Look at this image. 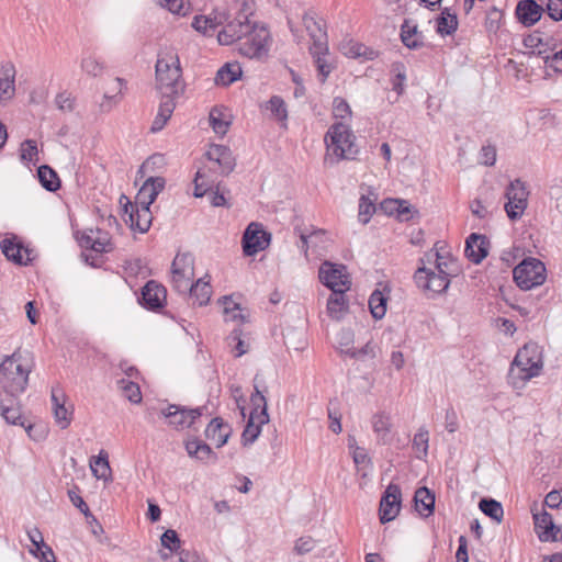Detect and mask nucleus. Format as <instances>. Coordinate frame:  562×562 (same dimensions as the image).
<instances>
[{"mask_svg": "<svg viewBox=\"0 0 562 562\" xmlns=\"http://www.w3.org/2000/svg\"><path fill=\"white\" fill-rule=\"evenodd\" d=\"M436 256V272L445 274L447 277H453L457 273V263L449 256H441L439 252Z\"/></svg>", "mask_w": 562, "mask_h": 562, "instance_id": "41", "label": "nucleus"}, {"mask_svg": "<svg viewBox=\"0 0 562 562\" xmlns=\"http://www.w3.org/2000/svg\"><path fill=\"white\" fill-rule=\"evenodd\" d=\"M271 240L270 233L263 229L259 223L251 222L243 235V251L246 256H255L261 250H265Z\"/></svg>", "mask_w": 562, "mask_h": 562, "instance_id": "8", "label": "nucleus"}, {"mask_svg": "<svg viewBox=\"0 0 562 562\" xmlns=\"http://www.w3.org/2000/svg\"><path fill=\"white\" fill-rule=\"evenodd\" d=\"M90 469L98 480H111V468L109 463V454L105 450H101L99 456L92 457L90 460Z\"/></svg>", "mask_w": 562, "mask_h": 562, "instance_id": "26", "label": "nucleus"}, {"mask_svg": "<svg viewBox=\"0 0 562 562\" xmlns=\"http://www.w3.org/2000/svg\"><path fill=\"white\" fill-rule=\"evenodd\" d=\"M19 394L2 387L0 389V414H4V409H10L18 405L16 397Z\"/></svg>", "mask_w": 562, "mask_h": 562, "instance_id": "56", "label": "nucleus"}, {"mask_svg": "<svg viewBox=\"0 0 562 562\" xmlns=\"http://www.w3.org/2000/svg\"><path fill=\"white\" fill-rule=\"evenodd\" d=\"M341 53L350 58H357L364 54L366 46L352 40L340 44Z\"/></svg>", "mask_w": 562, "mask_h": 562, "instance_id": "51", "label": "nucleus"}, {"mask_svg": "<svg viewBox=\"0 0 562 562\" xmlns=\"http://www.w3.org/2000/svg\"><path fill=\"white\" fill-rule=\"evenodd\" d=\"M543 9L535 0H521L516 7V16L525 26L536 24L542 15Z\"/></svg>", "mask_w": 562, "mask_h": 562, "instance_id": "20", "label": "nucleus"}, {"mask_svg": "<svg viewBox=\"0 0 562 562\" xmlns=\"http://www.w3.org/2000/svg\"><path fill=\"white\" fill-rule=\"evenodd\" d=\"M317 546V540L311 536H302L295 540L293 552L297 555L311 553Z\"/></svg>", "mask_w": 562, "mask_h": 562, "instance_id": "47", "label": "nucleus"}, {"mask_svg": "<svg viewBox=\"0 0 562 562\" xmlns=\"http://www.w3.org/2000/svg\"><path fill=\"white\" fill-rule=\"evenodd\" d=\"M263 424L259 423V419H252V415L249 416L248 423L241 434V440L244 446L251 445L256 441L261 432Z\"/></svg>", "mask_w": 562, "mask_h": 562, "instance_id": "40", "label": "nucleus"}, {"mask_svg": "<svg viewBox=\"0 0 562 562\" xmlns=\"http://www.w3.org/2000/svg\"><path fill=\"white\" fill-rule=\"evenodd\" d=\"M216 26L217 24L213 19L204 15L195 16L192 22V27L203 35H211Z\"/></svg>", "mask_w": 562, "mask_h": 562, "instance_id": "49", "label": "nucleus"}, {"mask_svg": "<svg viewBox=\"0 0 562 562\" xmlns=\"http://www.w3.org/2000/svg\"><path fill=\"white\" fill-rule=\"evenodd\" d=\"M241 67L238 63H226L222 66L215 77V83L218 86H229L241 76Z\"/></svg>", "mask_w": 562, "mask_h": 562, "instance_id": "27", "label": "nucleus"}, {"mask_svg": "<svg viewBox=\"0 0 562 562\" xmlns=\"http://www.w3.org/2000/svg\"><path fill=\"white\" fill-rule=\"evenodd\" d=\"M194 277V271L191 273H187V271H172L171 272V282L173 289L180 294H187L192 286V279Z\"/></svg>", "mask_w": 562, "mask_h": 562, "instance_id": "38", "label": "nucleus"}, {"mask_svg": "<svg viewBox=\"0 0 562 562\" xmlns=\"http://www.w3.org/2000/svg\"><path fill=\"white\" fill-rule=\"evenodd\" d=\"M375 212V200L367 195H361L359 200L358 218L362 224H368Z\"/></svg>", "mask_w": 562, "mask_h": 562, "instance_id": "42", "label": "nucleus"}, {"mask_svg": "<svg viewBox=\"0 0 562 562\" xmlns=\"http://www.w3.org/2000/svg\"><path fill=\"white\" fill-rule=\"evenodd\" d=\"M414 279L420 289L432 294H440L445 292L450 284L449 277L425 267L417 269L414 274Z\"/></svg>", "mask_w": 562, "mask_h": 562, "instance_id": "11", "label": "nucleus"}, {"mask_svg": "<svg viewBox=\"0 0 562 562\" xmlns=\"http://www.w3.org/2000/svg\"><path fill=\"white\" fill-rule=\"evenodd\" d=\"M165 183L166 181L162 177H149L146 179L136 195V207L146 206V209H149L159 192L165 188Z\"/></svg>", "mask_w": 562, "mask_h": 562, "instance_id": "15", "label": "nucleus"}, {"mask_svg": "<svg viewBox=\"0 0 562 562\" xmlns=\"http://www.w3.org/2000/svg\"><path fill=\"white\" fill-rule=\"evenodd\" d=\"M481 162L485 166H494L496 161V148L492 145L483 146L480 153Z\"/></svg>", "mask_w": 562, "mask_h": 562, "instance_id": "62", "label": "nucleus"}, {"mask_svg": "<svg viewBox=\"0 0 562 562\" xmlns=\"http://www.w3.org/2000/svg\"><path fill=\"white\" fill-rule=\"evenodd\" d=\"M166 289L154 280L148 281L142 291V303L149 310H158L166 301Z\"/></svg>", "mask_w": 562, "mask_h": 562, "instance_id": "18", "label": "nucleus"}, {"mask_svg": "<svg viewBox=\"0 0 562 562\" xmlns=\"http://www.w3.org/2000/svg\"><path fill=\"white\" fill-rule=\"evenodd\" d=\"M15 67L11 61L0 67V102L11 100L15 93Z\"/></svg>", "mask_w": 562, "mask_h": 562, "instance_id": "21", "label": "nucleus"}, {"mask_svg": "<svg viewBox=\"0 0 562 562\" xmlns=\"http://www.w3.org/2000/svg\"><path fill=\"white\" fill-rule=\"evenodd\" d=\"M302 21L312 41L310 50L318 54L328 53V40L325 25H323L321 21H317L315 14H312L311 12H305Z\"/></svg>", "mask_w": 562, "mask_h": 562, "instance_id": "12", "label": "nucleus"}, {"mask_svg": "<svg viewBox=\"0 0 562 562\" xmlns=\"http://www.w3.org/2000/svg\"><path fill=\"white\" fill-rule=\"evenodd\" d=\"M206 158L216 164L222 175L231 173L235 168V159L228 147L212 145L205 154Z\"/></svg>", "mask_w": 562, "mask_h": 562, "instance_id": "17", "label": "nucleus"}, {"mask_svg": "<svg viewBox=\"0 0 562 562\" xmlns=\"http://www.w3.org/2000/svg\"><path fill=\"white\" fill-rule=\"evenodd\" d=\"M524 45L530 48V55L541 57L544 59V63H548L550 47L548 43L543 42L539 32L527 35L524 38Z\"/></svg>", "mask_w": 562, "mask_h": 562, "instance_id": "29", "label": "nucleus"}, {"mask_svg": "<svg viewBox=\"0 0 562 562\" xmlns=\"http://www.w3.org/2000/svg\"><path fill=\"white\" fill-rule=\"evenodd\" d=\"M229 435L231 427L220 417L213 418L205 429L206 438L214 441L217 448L227 442Z\"/></svg>", "mask_w": 562, "mask_h": 562, "instance_id": "23", "label": "nucleus"}, {"mask_svg": "<svg viewBox=\"0 0 562 562\" xmlns=\"http://www.w3.org/2000/svg\"><path fill=\"white\" fill-rule=\"evenodd\" d=\"M236 26H239V24L228 23L221 32H218L217 40L221 45H229L239 41V35L235 30Z\"/></svg>", "mask_w": 562, "mask_h": 562, "instance_id": "50", "label": "nucleus"}, {"mask_svg": "<svg viewBox=\"0 0 562 562\" xmlns=\"http://www.w3.org/2000/svg\"><path fill=\"white\" fill-rule=\"evenodd\" d=\"M270 34L265 26L254 27L239 43L238 50L248 58L260 59L268 55Z\"/></svg>", "mask_w": 562, "mask_h": 562, "instance_id": "7", "label": "nucleus"}, {"mask_svg": "<svg viewBox=\"0 0 562 562\" xmlns=\"http://www.w3.org/2000/svg\"><path fill=\"white\" fill-rule=\"evenodd\" d=\"M38 150L35 140L26 139L21 145V159L32 161L37 157Z\"/></svg>", "mask_w": 562, "mask_h": 562, "instance_id": "57", "label": "nucleus"}, {"mask_svg": "<svg viewBox=\"0 0 562 562\" xmlns=\"http://www.w3.org/2000/svg\"><path fill=\"white\" fill-rule=\"evenodd\" d=\"M151 220L149 209H146V206L136 207L135 212L131 211L130 213V227L133 231H138L144 234L149 229Z\"/></svg>", "mask_w": 562, "mask_h": 562, "instance_id": "28", "label": "nucleus"}, {"mask_svg": "<svg viewBox=\"0 0 562 562\" xmlns=\"http://www.w3.org/2000/svg\"><path fill=\"white\" fill-rule=\"evenodd\" d=\"M528 195L525 182L520 179L510 181L505 191V211L509 220L517 221L522 216L528 206Z\"/></svg>", "mask_w": 562, "mask_h": 562, "instance_id": "6", "label": "nucleus"}, {"mask_svg": "<svg viewBox=\"0 0 562 562\" xmlns=\"http://www.w3.org/2000/svg\"><path fill=\"white\" fill-rule=\"evenodd\" d=\"M416 510L419 514L427 512L425 516L430 515L435 507V495L427 487H419L414 495Z\"/></svg>", "mask_w": 562, "mask_h": 562, "instance_id": "30", "label": "nucleus"}, {"mask_svg": "<svg viewBox=\"0 0 562 562\" xmlns=\"http://www.w3.org/2000/svg\"><path fill=\"white\" fill-rule=\"evenodd\" d=\"M318 278L321 282L331 291L341 289L349 290L350 288V280L344 265H336L329 261L323 262L318 270Z\"/></svg>", "mask_w": 562, "mask_h": 562, "instance_id": "10", "label": "nucleus"}, {"mask_svg": "<svg viewBox=\"0 0 562 562\" xmlns=\"http://www.w3.org/2000/svg\"><path fill=\"white\" fill-rule=\"evenodd\" d=\"M52 401L55 422L60 429H66L71 423V413L59 402L54 391Z\"/></svg>", "mask_w": 562, "mask_h": 562, "instance_id": "35", "label": "nucleus"}, {"mask_svg": "<svg viewBox=\"0 0 562 562\" xmlns=\"http://www.w3.org/2000/svg\"><path fill=\"white\" fill-rule=\"evenodd\" d=\"M160 540L161 546L169 549L172 552H177L180 549L181 541L179 539L178 533L172 529L166 530L162 533Z\"/></svg>", "mask_w": 562, "mask_h": 562, "instance_id": "52", "label": "nucleus"}, {"mask_svg": "<svg viewBox=\"0 0 562 562\" xmlns=\"http://www.w3.org/2000/svg\"><path fill=\"white\" fill-rule=\"evenodd\" d=\"M56 106L64 112H71L75 108V99L68 92H60L55 99Z\"/></svg>", "mask_w": 562, "mask_h": 562, "instance_id": "58", "label": "nucleus"}, {"mask_svg": "<svg viewBox=\"0 0 562 562\" xmlns=\"http://www.w3.org/2000/svg\"><path fill=\"white\" fill-rule=\"evenodd\" d=\"M112 249L113 245L111 243L110 235L106 232L97 228L94 234V252H110Z\"/></svg>", "mask_w": 562, "mask_h": 562, "instance_id": "46", "label": "nucleus"}, {"mask_svg": "<svg viewBox=\"0 0 562 562\" xmlns=\"http://www.w3.org/2000/svg\"><path fill=\"white\" fill-rule=\"evenodd\" d=\"M402 493L396 484H390L380 502V520L382 524L392 521L397 517L401 510Z\"/></svg>", "mask_w": 562, "mask_h": 562, "instance_id": "13", "label": "nucleus"}, {"mask_svg": "<svg viewBox=\"0 0 562 562\" xmlns=\"http://www.w3.org/2000/svg\"><path fill=\"white\" fill-rule=\"evenodd\" d=\"M490 241L484 235L472 233L465 240L464 254L467 258L479 265L488 254Z\"/></svg>", "mask_w": 562, "mask_h": 562, "instance_id": "16", "label": "nucleus"}, {"mask_svg": "<svg viewBox=\"0 0 562 562\" xmlns=\"http://www.w3.org/2000/svg\"><path fill=\"white\" fill-rule=\"evenodd\" d=\"M347 290H334L327 300V314L331 319L340 321L347 314L349 304L345 294Z\"/></svg>", "mask_w": 562, "mask_h": 562, "instance_id": "22", "label": "nucleus"}, {"mask_svg": "<svg viewBox=\"0 0 562 562\" xmlns=\"http://www.w3.org/2000/svg\"><path fill=\"white\" fill-rule=\"evenodd\" d=\"M372 427L383 445L390 441L391 418L385 413H378L372 418Z\"/></svg>", "mask_w": 562, "mask_h": 562, "instance_id": "32", "label": "nucleus"}, {"mask_svg": "<svg viewBox=\"0 0 562 562\" xmlns=\"http://www.w3.org/2000/svg\"><path fill=\"white\" fill-rule=\"evenodd\" d=\"M513 274L517 286L527 291L544 283L547 269L541 260L529 257L514 268Z\"/></svg>", "mask_w": 562, "mask_h": 562, "instance_id": "5", "label": "nucleus"}, {"mask_svg": "<svg viewBox=\"0 0 562 562\" xmlns=\"http://www.w3.org/2000/svg\"><path fill=\"white\" fill-rule=\"evenodd\" d=\"M257 378L255 379V381ZM255 392L250 395L252 419H259L260 424H268L270 420L268 414L267 398L263 393L259 390L258 384L255 382Z\"/></svg>", "mask_w": 562, "mask_h": 562, "instance_id": "24", "label": "nucleus"}, {"mask_svg": "<svg viewBox=\"0 0 562 562\" xmlns=\"http://www.w3.org/2000/svg\"><path fill=\"white\" fill-rule=\"evenodd\" d=\"M458 27L456 14H451L447 9L437 18V32L440 35H451Z\"/></svg>", "mask_w": 562, "mask_h": 562, "instance_id": "36", "label": "nucleus"}, {"mask_svg": "<svg viewBox=\"0 0 562 562\" xmlns=\"http://www.w3.org/2000/svg\"><path fill=\"white\" fill-rule=\"evenodd\" d=\"M94 234L95 229L90 228L86 229L82 233L77 235V240L79 246L85 249H91L94 251Z\"/></svg>", "mask_w": 562, "mask_h": 562, "instance_id": "59", "label": "nucleus"}, {"mask_svg": "<svg viewBox=\"0 0 562 562\" xmlns=\"http://www.w3.org/2000/svg\"><path fill=\"white\" fill-rule=\"evenodd\" d=\"M165 183L166 181L162 177H149L146 179L136 195V207L146 206V209H149L159 192L165 188Z\"/></svg>", "mask_w": 562, "mask_h": 562, "instance_id": "14", "label": "nucleus"}, {"mask_svg": "<svg viewBox=\"0 0 562 562\" xmlns=\"http://www.w3.org/2000/svg\"><path fill=\"white\" fill-rule=\"evenodd\" d=\"M0 247L2 250V254L7 257V259L15 262V263H22V256H21V245L18 243H14L10 239H3L0 243Z\"/></svg>", "mask_w": 562, "mask_h": 562, "instance_id": "43", "label": "nucleus"}, {"mask_svg": "<svg viewBox=\"0 0 562 562\" xmlns=\"http://www.w3.org/2000/svg\"><path fill=\"white\" fill-rule=\"evenodd\" d=\"M31 369L23 361L20 351L13 352L0 363V385L13 393H23L27 386Z\"/></svg>", "mask_w": 562, "mask_h": 562, "instance_id": "4", "label": "nucleus"}, {"mask_svg": "<svg viewBox=\"0 0 562 562\" xmlns=\"http://www.w3.org/2000/svg\"><path fill=\"white\" fill-rule=\"evenodd\" d=\"M480 509L497 522L503 520L504 509L499 502L493 498H482L479 503Z\"/></svg>", "mask_w": 562, "mask_h": 562, "instance_id": "39", "label": "nucleus"}, {"mask_svg": "<svg viewBox=\"0 0 562 562\" xmlns=\"http://www.w3.org/2000/svg\"><path fill=\"white\" fill-rule=\"evenodd\" d=\"M401 40L411 49H416L424 45L423 34L418 31L417 24L411 20L404 21L401 27Z\"/></svg>", "mask_w": 562, "mask_h": 562, "instance_id": "25", "label": "nucleus"}, {"mask_svg": "<svg viewBox=\"0 0 562 562\" xmlns=\"http://www.w3.org/2000/svg\"><path fill=\"white\" fill-rule=\"evenodd\" d=\"M333 114L337 119H346V117L351 116L350 105L344 98H341V97L334 98Z\"/></svg>", "mask_w": 562, "mask_h": 562, "instance_id": "53", "label": "nucleus"}, {"mask_svg": "<svg viewBox=\"0 0 562 562\" xmlns=\"http://www.w3.org/2000/svg\"><path fill=\"white\" fill-rule=\"evenodd\" d=\"M123 395L132 403L142 401V393L137 383L122 379L119 381Z\"/></svg>", "mask_w": 562, "mask_h": 562, "instance_id": "44", "label": "nucleus"}, {"mask_svg": "<svg viewBox=\"0 0 562 562\" xmlns=\"http://www.w3.org/2000/svg\"><path fill=\"white\" fill-rule=\"evenodd\" d=\"M24 428L29 437L34 441H42L46 438L47 431L42 426L29 424L25 425Z\"/></svg>", "mask_w": 562, "mask_h": 562, "instance_id": "64", "label": "nucleus"}, {"mask_svg": "<svg viewBox=\"0 0 562 562\" xmlns=\"http://www.w3.org/2000/svg\"><path fill=\"white\" fill-rule=\"evenodd\" d=\"M205 407L187 408L181 405L170 404L161 409V415L167 419L168 425L183 429L191 427L195 419L203 415Z\"/></svg>", "mask_w": 562, "mask_h": 562, "instance_id": "9", "label": "nucleus"}, {"mask_svg": "<svg viewBox=\"0 0 562 562\" xmlns=\"http://www.w3.org/2000/svg\"><path fill=\"white\" fill-rule=\"evenodd\" d=\"M387 297L380 290H375L369 297V308L375 319H382L386 313Z\"/></svg>", "mask_w": 562, "mask_h": 562, "instance_id": "34", "label": "nucleus"}, {"mask_svg": "<svg viewBox=\"0 0 562 562\" xmlns=\"http://www.w3.org/2000/svg\"><path fill=\"white\" fill-rule=\"evenodd\" d=\"M355 140L356 136L347 124L341 122L333 124L325 135L328 158L335 157V162L353 159L358 154Z\"/></svg>", "mask_w": 562, "mask_h": 562, "instance_id": "3", "label": "nucleus"}, {"mask_svg": "<svg viewBox=\"0 0 562 562\" xmlns=\"http://www.w3.org/2000/svg\"><path fill=\"white\" fill-rule=\"evenodd\" d=\"M8 424H11V425H20L22 427L25 426L24 422H23V417L21 415V412L16 406L10 408V409H4V414H0Z\"/></svg>", "mask_w": 562, "mask_h": 562, "instance_id": "61", "label": "nucleus"}, {"mask_svg": "<svg viewBox=\"0 0 562 562\" xmlns=\"http://www.w3.org/2000/svg\"><path fill=\"white\" fill-rule=\"evenodd\" d=\"M532 516L540 541H555L559 529L554 525L551 514L543 509L540 513H532Z\"/></svg>", "mask_w": 562, "mask_h": 562, "instance_id": "19", "label": "nucleus"}, {"mask_svg": "<svg viewBox=\"0 0 562 562\" xmlns=\"http://www.w3.org/2000/svg\"><path fill=\"white\" fill-rule=\"evenodd\" d=\"M155 70L157 89L161 98L158 113L150 127L154 133L164 128L173 113L176 99L183 91L180 60L173 48L159 52Z\"/></svg>", "mask_w": 562, "mask_h": 562, "instance_id": "1", "label": "nucleus"}, {"mask_svg": "<svg viewBox=\"0 0 562 562\" xmlns=\"http://www.w3.org/2000/svg\"><path fill=\"white\" fill-rule=\"evenodd\" d=\"M37 177L47 191H56L60 188V180L57 172L47 165H43L37 169Z\"/></svg>", "mask_w": 562, "mask_h": 562, "instance_id": "33", "label": "nucleus"}, {"mask_svg": "<svg viewBox=\"0 0 562 562\" xmlns=\"http://www.w3.org/2000/svg\"><path fill=\"white\" fill-rule=\"evenodd\" d=\"M190 296L193 297L200 306L207 304L210 301L212 290L209 282L204 279H199L189 290Z\"/></svg>", "mask_w": 562, "mask_h": 562, "instance_id": "37", "label": "nucleus"}, {"mask_svg": "<svg viewBox=\"0 0 562 562\" xmlns=\"http://www.w3.org/2000/svg\"><path fill=\"white\" fill-rule=\"evenodd\" d=\"M194 259L190 254H178L171 265V272L178 270L182 272L187 271V273H191L194 271L193 268Z\"/></svg>", "mask_w": 562, "mask_h": 562, "instance_id": "48", "label": "nucleus"}, {"mask_svg": "<svg viewBox=\"0 0 562 562\" xmlns=\"http://www.w3.org/2000/svg\"><path fill=\"white\" fill-rule=\"evenodd\" d=\"M542 369L541 355L536 345H525L518 350L509 369L508 379L514 387H521L538 376Z\"/></svg>", "mask_w": 562, "mask_h": 562, "instance_id": "2", "label": "nucleus"}, {"mask_svg": "<svg viewBox=\"0 0 562 562\" xmlns=\"http://www.w3.org/2000/svg\"><path fill=\"white\" fill-rule=\"evenodd\" d=\"M81 68L85 72L93 77L100 76L104 69L103 65L91 56L82 59Z\"/></svg>", "mask_w": 562, "mask_h": 562, "instance_id": "55", "label": "nucleus"}, {"mask_svg": "<svg viewBox=\"0 0 562 562\" xmlns=\"http://www.w3.org/2000/svg\"><path fill=\"white\" fill-rule=\"evenodd\" d=\"M547 11L553 21H562V0H548Z\"/></svg>", "mask_w": 562, "mask_h": 562, "instance_id": "63", "label": "nucleus"}, {"mask_svg": "<svg viewBox=\"0 0 562 562\" xmlns=\"http://www.w3.org/2000/svg\"><path fill=\"white\" fill-rule=\"evenodd\" d=\"M382 206H384L386 210H390V212H393L395 210L400 217L408 220V217H404L405 214H408L411 212L409 205L406 201L390 199L385 200Z\"/></svg>", "mask_w": 562, "mask_h": 562, "instance_id": "54", "label": "nucleus"}, {"mask_svg": "<svg viewBox=\"0 0 562 562\" xmlns=\"http://www.w3.org/2000/svg\"><path fill=\"white\" fill-rule=\"evenodd\" d=\"M27 536L32 544L35 547V550H31V553L34 554L35 557H38V551L44 549L45 546H47L44 542L42 532L37 528H34L27 531Z\"/></svg>", "mask_w": 562, "mask_h": 562, "instance_id": "60", "label": "nucleus"}, {"mask_svg": "<svg viewBox=\"0 0 562 562\" xmlns=\"http://www.w3.org/2000/svg\"><path fill=\"white\" fill-rule=\"evenodd\" d=\"M186 450L191 458H195L201 461H205L214 456L211 447L198 438L187 440Z\"/></svg>", "mask_w": 562, "mask_h": 562, "instance_id": "31", "label": "nucleus"}, {"mask_svg": "<svg viewBox=\"0 0 562 562\" xmlns=\"http://www.w3.org/2000/svg\"><path fill=\"white\" fill-rule=\"evenodd\" d=\"M267 109L270 110L272 115L279 121H285L288 119L285 102L278 95L270 98L267 103Z\"/></svg>", "mask_w": 562, "mask_h": 562, "instance_id": "45", "label": "nucleus"}]
</instances>
